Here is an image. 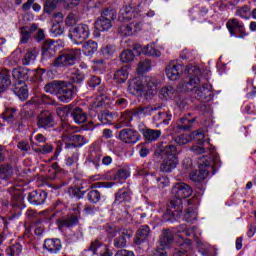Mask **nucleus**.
Listing matches in <instances>:
<instances>
[{
	"instance_id": "obj_46",
	"label": "nucleus",
	"mask_w": 256,
	"mask_h": 256,
	"mask_svg": "<svg viewBox=\"0 0 256 256\" xmlns=\"http://www.w3.org/2000/svg\"><path fill=\"white\" fill-rule=\"evenodd\" d=\"M147 9H149V4L147 8L145 6L140 7V10H138V15L134 14V19H138V21H141L146 15V17H155V11L150 10L147 12Z\"/></svg>"
},
{
	"instance_id": "obj_38",
	"label": "nucleus",
	"mask_w": 256,
	"mask_h": 256,
	"mask_svg": "<svg viewBox=\"0 0 256 256\" xmlns=\"http://www.w3.org/2000/svg\"><path fill=\"white\" fill-rule=\"evenodd\" d=\"M133 112L132 110L125 111L117 124V128L121 129V127H129L131 121H133Z\"/></svg>"
},
{
	"instance_id": "obj_6",
	"label": "nucleus",
	"mask_w": 256,
	"mask_h": 256,
	"mask_svg": "<svg viewBox=\"0 0 256 256\" xmlns=\"http://www.w3.org/2000/svg\"><path fill=\"white\" fill-rule=\"evenodd\" d=\"M81 55V49H71L61 55H59L54 61L53 65L55 67H71L77 62V57Z\"/></svg>"
},
{
	"instance_id": "obj_37",
	"label": "nucleus",
	"mask_w": 256,
	"mask_h": 256,
	"mask_svg": "<svg viewBox=\"0 0 256 256\" xmlns=\"http://www.w3.org/2000/svg\"><path fill=\"white\" fill-rule=\"evenodd\" d=\"M131 111L134 117H138L139 119H141V117H145V115H153V112L157 111V108L156 107H138Z\"/></svg>"
},
{
	"instance_id": "obj_30",
	"label": "nucleus",
	"mask_w": 256,
	"mask_h": 256,
	"mask_svg": "<svg viewBox=\"0 0 256 256\" xmlns=\"http://www.w3.org/2000/svg\"><path fill=\"white\" fill-rule=\"evenodd\" d=\"M71 116L74 119L75 123L81 125L82 123H87V113L83 109L76 107L72 110Z\"/></svg>"
},
{
	"instance_id": "obj_15",
	"label": "nucleus",
	"mask_w": 256,
	"mask_h": 256,
	"mask_svg": "<svg viewBox=\"0 0 256 256\" xmlns=\"http://www.w3.org/2000/svg\"><path fill=\"white\" fill-rule=\"evenodd\" d=\"M128 91L132 95H137V96H141L143 93H145V84L143 82V78L136 77L131 81H129Z\"/></svg>"
},
{
	"instance_id": "obj_2",
	"label": "nucleus",
	"mask_w": 256,
	"mask_h": 256,
	"mask_svg": "<svg viewBox=\"0 0 256 256\" xmlns=\"http://www.w3.org/2000/svg\"><path fill=\"white\" fill-rule=\"evenodd\" d=\"M171 193L174 199L168 203L166 212L162 215L164 221H172L173 217H179L183 213V199L191 197L193 189L186 183H177Z\"/></svg>"
},
{
	"instance_id": "obj_53",
	"label": "nucleus",
	"mask_w": 256,
	"mask_h": 256,
	"mask_svg": "<svg viewBox=\"0 0 256 256\" xmlns=\"http://www.w3.org/2000/svg\"><path fill=\"white\" fill-rule=\"evenodd\" d=\"M144 55H149L150 57H161V51L155 49L151 45L144 46Z\"/></svg>"
},
{
	"instance_id": "obj_51",
	"label": "nucleus",
	"mask_w": 256,
	"mask_h": 256,
	"mask_svg": "<svg viewBox=\"0 0 256 256\" xmlns=\"http://www.w3.org/2000/svg\"><path fill=\"white\" fill-rule=\"evenodd\" d=\"M184 219L187 223H193L197 220V210L195 208H188L184 213Z\"/></svg>"
},
{
	"instance_id": "obj_14",
	"label": "nucleus",
	"mask_w": 256,
	"mask_h": 256,
	"mask_svg": "<svg viewBox=\"0 0 256 256\" xmlns=\"http://www.w3.org/2000/svg\"><path fill=\"white\" fill-rule=\"evenodd\" d=\"M131 203V192H129L126 188L119 189L115 195L114 205L116 207H129Z\"/></svg>"
},
{
	"instance_id": "obj_54",
	"label": "nucleus",
	"mask_w": 256,
	"mask_h": 256,
	"mask_svg": "<svg viewBox=\"0 0 256 256\" xmlns=\"http://www.w3.org/2000/svg\"><path fill=\"white\" fill-rule=\"evenodd\" d=\"M115 51H116L115 45H106L101 48L100 53L104 57H113Z\"/></svg>"
},
{
	"instance_id": "obj_5",
	"label": "nucleus",
	"mask_w": 256,
	"mask_h": 256,
	"mask_svg": "<svg viewBox=\"0 0 256 256\" xmlns=\"http://www.w3.org/2000/svg\"><path fill=\"white\" fill-rule=\"evenodd\" d=\"M151 5V1L149 0H139L138 4L135 6V4L132 3V6H124L121 8L119 14H118V20L119 21H131V19H135V15H139L140 7H149Z\"/></svg>"
},
{
	"instance_id": "obj_55",
	"label": "nucleus",
	"mask_w": 256,
	"mask_h": 256,
	"mask_svg": "<svg viewBox=\"0 0 256 256\" xmlns=\"http://www.w3.org/2000/svg\"><path fill=\"white\" fill-rule=\"evenodd\" d=\"M87 197L91 203H99L101 201V192L97 190H90L87 194Z\"/></svg>"
},
{
	"instance_id": "obj_18",
	"label": "nucleus",
	"mask_w": 256,
	"mask_h": 256,
	"mask_svg": "<svg viewBox=\"0 0 256 256\" xmlns=\"http://www.w3.org/2000/svg\"><path fill=\"white\" fill-rule=\"evenodd\" d=\"M133 237V231L127 229H121L119 231V236L114 240V247L117 249H123L127 247V239Z\"/></svg>"
},
{
	"instance_id": "obj_1",
	"label": "nucleus",
	"mask_w": 256,
	"mask_h": 256,
	"mask_svg": "<svg viewBox=\"0 0 256 256\" xmlns=\"http://www.w3.org/2000/svg\"><path fill=\"white\" fill-rule=\"evenodd\" d=\"M185 73H189V78L180 82L177 90L180 93H191L195 89L194 97L198 101H211L213 99V86L206 83L203 86L197 87L201 83V78L199 77L201 75V69L197 66H187Z\"/></svg>"
},
{
	"instance_id": "obj_13",
	"label": "nucleus",
	"mask_w": 256,
	"mask_h": 256,
	"mask_svg": "<svg viewBox=\"0 0 256 256\" xmlns=\"http://www.w3.org/2000/svg\"><path fill=\"white\" fill-rule=\"evenodd\" d=\"M76 214H70L66 216L65 218H61L58 220V227L59 229H69L71 227H75L77 223H79V214L81 211H79V208H77Z\"/></svg>"
},
{
	"instance_id": "obj_36",
	"label": "nucleus",
	"mask_w": 256,
	"mask_h": 256,
	"mask_svg": "<svg viewBox=\"0 0 256 256\" xmlns=\"http://www.w3.org/2000/svg\"><path fill=\"white\" fill-rule=\"evenodd\" d=\"M13 175V168L9 164L0 165V185L1 183L7 184V179Z\"/></svg>"
},
{
	"instance_id": "obj_58",
	"label": "nucleus",
	"mask_w": 256,
	"mask_h": 256,
	"mask_svg": "<svg viewBox=\"0 0 256 256\" xmlns=\"http://www.w3.org/2000/svg\"><path fill=\"white\" fill-rule=\"evenodd\" d=\"M35 153H41L42 155H49L53 151V145L45 144L34 149Z\"/></svg>"
},
{
	"instance_id": "obj_63",
	"label": "nucleus",
	"mask_w": 256,
	"mask_h": 256,
	"mask_svg": "<svg viewBox=\"0 0 256 256\" xmlns=\"http://www.w3.org/2000/svg\"><path fill=\"white\" fill-rule=\"evenodd\" d=\"M99 85H101V78H99V76H92L88 80V87H90V89H95V87Z\"/></svg>"
},
{
	"instance_id": "obj_41",
	"label": "nucleus",
	"mask_w": 256,
	"mask_h": 256,
	"mask_svg": "<svg viewBox=\"0 0 256 256\" xmlns=\"http://www.w3.org/2000/svg\"><path fill=\"white\" fill-rule=\"evenodd\" d=\"M101 157H103V155L101 154V150H92L88 155V161L89 163H92L97 169L101 164Z\"/></svg>"
},
{
	"instance_id": "obj_42",
	"label": "nucleus",
	"mask_w": 256,
	"mask_h": 256,
	"mask_svg": "<svg viewBox=\"0 0 256 256\" xmlns=\"http://www.w3.org/2000/svg\"><path fill=\"white\" fill-rule=\"evenodd\" d=\"M171 114L167 112H158L156 115L153 116L154 123H160L164 125H169V121H171Z\"/></svg>"
},
{
	"instance_id": "obj_62",
	"label": "nucleus",
	"mask_w": 256,
	"mask_h": 256,
	"mask_svg": "<svg viewBox=\"0 0 256 256\" xmlns=\"http://www.w3.org/2000/svg\"><path fill=\"white\" fill-rule=\"evenodd\" d=\"M159 189H165L169 187V178L167 176H160L156 179Z\"/></svg>"
},
{
	"instance_id": "obj_35",
	"label": "nucleus",
	"mask_w": 256,
	"mask_h": 256,
	"mask_svg": "<svg viewBox=\"0 0 256 256\" xmlns=\"http://www.w3.org/2000/svg\"><path fill=\"white\" fill-rule=\"evenodd\" d=\"M82 43V52L84 53V55H87L88 57H91V55H93L99 48L97 42L93 40H88Z\"/></svg>"
},
{
	"instance_id": "obj_45",
	"label": "nucleus",
	"mask_w": 256,
	"mask_h": 256,
	"mask_svg": "<svg viewBox=\"0 0 256 256\" xmlns=\"http://www.w3.org/2000/svg\"><path fill=\"white\" fill-rule=\"evenodd\" d=\"M147 71H151V60L149 59L141 60L138 63L137 74L143 75V73H147Z\"/></svg>"
},
{
	"instance_id": "obj_28",
	"label": "nucleus",
	"mask_w": 256,
	"mask_h": 256,
	"mask_svg": "<svg viewBox=\"0 0 256 256\" xmlns=\"http://www.w3.org/2000/svg\"><path fill=\"white\" fill-rule=\"evenodd\" d=\"M44 249L49 253H59L61 251V240L60 239H46L43 244Z\"/></svg>"
},
{
	"instance_id": "obj_43",
	"label": "nucleus",
	"mask_w": 256,
	"mask_h": 256,
	"mask_svg": "<svg viewBox=\"0 0 256 256\" xmlns=\"http://www.w3.org/2000/svg\"><path fill=\"white\" fill-rule=\"evenodd\" d=\"M194 123H195V118L189 119L187 117H182L179 120L178 129H180L182 131H189V129H191V127H193Z\"/></svg>"
},
{
	"instance_id": "obj_49",
	"label": "nucleus",
	"mask_w": 256,
	"mask_h": 256,
	"mask_svg": "<svg viewBox=\"0 0 256 256\" xmlns=\"http://www.w3.org/2000/svg\"><path fill=\"white\" fill-rule=\"evenodd\" d=\"M250 13H251V8L247 5H244L236 9L235 15L237 17H241V19H249Z\"/></svg>"
},
{
	"instance_id": "obj_61",
	"label": "nucleus",
	"mask_w": 256,
	"mask_h": 256,
	"mask_svg": "<svg viewBox=\"0 0 256 256\" xmlns=\"http://www.w3.org/2000/svg\"><path fill=\"white\" fill-rule=\"evenodd\" d=\"M98 119L102 123V125H109V123H111V121H113V117L111 116V114H109L107 112L99 114Z\"/></svg>"
},
{
	"instance_id": "obj_50",
	"label": "nucleus",
	"mask_w": 256,
	"mask_h": 256,
	"mask_svg": "<svg viewBox=\"0 0 256 256\" xmlns=\"http://www.w3.org/2000/svg\"><path fill=\"white\" fill-rule=\"evenodd\" d=\"M175 88L172 86H165L160 90V98L161 99H171L173 95H175Z\"/></svg>"
},
{
	"instance_id": "obj_48",
	"label": "nucleus",
	"mask_w": 256,
	"mask_h": 256,
	"mask_svg": "<svg viewBox=\"0 0 256 256\" xmlns=\"http://www.w3.org/2000/svg\"><path fill=\"white\" fill-rule=\"evenodd\" d=\"M6 251L9 256H19L21 253H23V245L17 242L11 245Z\"/></svg>"
},
{
	"instance_id": "obj_10",
	"label": "nucleus",
	"mask_w": 256,
	"mask_h": 256,
	"mask_svg": "<svg viewBox=\"0 0 256 256\" xmlns=\"http://www.w3.org/2000/svg\"><path fill=\"white\" fill-rule=\"evenodd\" d=\"M75 97V85L69 82H62L60 91L58 92V99L62 103H69Z\"/></svg>"
},
{
	"instance_id": "obj_59",
	"label": "nucleus",
	"mask_w": 256,
	"mask_h": 256,
	"mask_svg": "<svg viewBox=\"0 0 256 256\" xmlns=\"http://www.w3.org/2000/svg\"><path fill=\"white\" fill-rule=\"evenodd\" d=\"M190 138L198 141L199 145H203L205 140V134H203L202 131L197 130L190 134Z\"/></svg>"
},
{
	"instance_id": "obj_20",
	"label": "nucleus",
	"mask_w": 256,
	"mask_h": 256,
	"mask_svg": "<svg viewBox=\"0 0 256 256\" xmlns=\"http://www.w3.org/2000/svg\"><path fill=\"white\" fill-rule=\"evenodd\" d=\"M151 237V228H149L148 225H142L139 227L136 238L134 240L135 245H141V243H145L146 241H149Z\"/></svg>"
},
{
	"instance_id": "obj_4",
	"label": "nucleus",
	"mask_w": 256,
	"mask_h": 256,
	"mask_svg": "<svg viewBox=\"0 0 256 256\" xmlns=\"http://www.w3.org/2000/svg\"><path fill=\"white\" fill-rule=\"evenodd\" d=\"M213 167V160L209 158V156H203L198 160V170L192 171L190 173L191 181L196 183H201V181H205L209 176V171H211Z\"/></svg>"
},
{
	"instance_id": "obj_3",
	"label": "nucleus",
	"mask_w": 256,
	"mask_h": 256,
	"mask_svg": "<svg viewBox=\"0 0 256 256\" xmlns=\"http://www.w3.org/2000/svg\"><path fill=\"white\" fill-rule=\"evenodd\" d=\"M161 153L164 155V160L160 165V171L162 173H171L173 169L177 168L179 165V150L173 144H168L161 148Z\"/></svg>"
},
{
	"instance_id": "obj_57",
	"label": "nucleus",
	"mask_w": 256,
	"mask_h": 256,
	"mask_svg": "<svg viewBox=\"0 0 256 256\" xmlns=\"http://www.w3.org/2000/svg\"><path fill=\"white\" fill-rule=\"evenodd\" d=\"M77 161H79V151L75 149L72 155L66 158L65 163L68 167H71V165H75Z\"/></svg>"
},
{
	"instance_id": "obj_19",
	"label": "nucleus",
	"mask_w": 256,
	"mask_h": 256,
	"mask_svg": "<svg viewBox=\"0 0 256 256\" xmlns=\"http://www.w3.org/2000/svg\"><path fill=\"white\" fill-rule=\"evenodd\" d=\"M47 199V192L35 190L28 194V201L31 205H43Z\"/></svg>"
},
{
	"instance_id": "obj_24",
	"label": "nucleus",
	"mask_w": 256,
	"mask_h": 256,
	"mask_svg": "<svg viewBox=\"0 0 256 256\" xmlns=\"http://www.w3.org/2000/svg\"><path fill=\"white\" fill-rule=\"evenodd\" d=\"M2 205L4 207H12V209H19V211H21V209L25 208V205L23 204V194L20 193H15L12 195V199H11V203H9V201L4 200L2 202Z\"/></svg>"
},
{
	"instance_id": "obj_9",
	"label": "nucleus",
	"mask_w": 256,
	"mask_h": 256,
	"mask_svg": "<svg viewBox=\"0 0 256 256\" xmlns=\"http://www.w3.org/2000/svg\"><path fill=\"white\" fill-rule=\"evenodd\" d=\"M113 19H115V11L109 8L104 9L102 16L95 21V29H97V31H109V29L113 27L111 23Z\"/></svg>"
},
{
	"instance_id": "obj_21",
	"label": "nucleus",
	"mask_w": 256,
	"mask_h": 256,
	"mask_svg": "<svg viewBox=\"0 0 256 256\" xmlns=\"http://www.w3.org/2000/svg\"><path fill=\"white\" fill-rule=\"evenodd\" d=\"M143 28V23L139 22H132L130 24H125L120 27V31L123 35L130 37L131 35H135V33H139Z\"/></svg>"
},
{
	"instance_id": "obj_60",
	"label": "nucleus",
	"mask_w": 256,
	"mask_h": 256,
	"mask_svg": "<svg viewBox=\"0 0 256 256\" xmlns=\"http://www.w3.org/2000/svg\"><path fill=\"white\" fill-rule=\"evenodd\" d=\"M129 177V171L125 169H119L114 175L115 181H125Z\"/></svg>"
},
{
	"instance_id": "obj_47",
	"label": "nucleus",
	"mask_w": 256,
	"mask_h": 256,
	"mask_svg": "<svg viewBox=\"0 0 256 256\" xmlns=\"http://www.w3.org/2000/svg\"><path fill=\"white\" fill-rule=\"evenodd\" d=\"M161 137V130L147 129L144 132V138L146 141H157Z\"/></svg>"
},
{
	"instance_id": "obj_27",
	"label": "nucleus",
	"mask_w": 256,
	"mask_h": 256,
	"mask_svg": "<svg viewBox=\"0 0 256 256\" xmlns=\"http://www.w3.org/2000/svg\"><path fill=\"white\" fill-rule=\"evenodd\" d=\"M11 87V71L2 69L0 71V93L7 91Z\"/></svg>"
},
{
	"instance_id": "obj_52",
	"label": "nucleus",
	"mask_w": 256,
	"mask_h": 256,
	"mask_svg": "<svg viewBox=\"0 0 256 256\" xmlns=\"http://www.w3.org/2000/svg\"><path fill=\"white\" fill-rule=\"evenodd\" d=\"M135 59V53L131 50H124L120 54V60L122 63H131Z\"/></svg>"
},
{
	"instance_id": "obj_40",
	"label": "nucleus",
	"mask_w": 256,
	"mask_h": 256,
	"mask_svg": "<svg viewBox=\"0 0 256 256\" xmlns=\"http://www.w3.org/2000/svg\"><path fill=\"white\" fill-rule=\"evenodd\" d=\"M36 59H37V49L31 48L26 52V54L22 58V65H31L32 63H35Z\"/></svg>"
},
{
	"instance_id": "obj_8",
	"label": "nucleus",
	"mask_w": 256,
	"mask_h": 256,
	"mask_svg": "<svg viewBox=\"0 0 256 256\" xmlns=\"http://www.w3.org/2000/svg\"><path fill=\"white\" fill-rule=\"evenodd\" d=\"M187 67H193L192 65H187L185 70L183 64H181V62L177 61V60H173L171 61L167 67H166V77H168V79L170 81H177V79H179V77H181V75H189L188 72H185L187 70Z\"/></svg>"
},
{
	"instance_id": "obj_7",
	"label": "nucleus",
	"mask_w": 256,
	"mask_h": 256,
	"mask_svg": "<svg viewBox=\"0 0 256 256\" xmlns=\"http://www.w3.org/2000/svg\"><path fill=\"white\" fill-rule=\"evenodd\" d=\"M68 37L75 45H81L86 39H89V26L78 24L69 30Z\"/></svg>"
},
{
	"instance_id": "obj_17",
	"label": "nucleus",
	"mask_w": 256,
	"mask_h": 256,
	"mask_svg": "<svg viewBox=\"0 0 256 256\" xmlns=\"http://www.w3.org/2000/svg\"><path fill=\"white\" fill-rule=\"evenodd\" d=\"M119 139L124 143H137V141H139V133L135 130L126 128L120 131Z\"/></svg>"
},
{
	"instance_id": "obj_23",
	"label": "nucleus",
	"mask_w": 256,
	"mask_h": 256,
	"mask_svg": "<svg viewBox=\"0 0 256 256\" xmlns=\"http://www.w3.org/2000/svg\"><path fill=\"white\" fill-rule=\"evenodd\" d=\"M55 53H57V46L55 45V41L46 40L42 46L43 59H52Z\"/></svg>"
},
{
	"instance_id": "obj_22",
	"label": "nucleus",
	"mask_w": 256,
	"mask_h": 256,
	"mask_svg": "<svg viewBox=\"0 0 256 256\" xmlns=\"http://www.w3.org/2000/svg\"><path fill=\"white\" fill-rule=\"evenodd\" d=\"M142 79L145 87L144 93L146 95H155V93H157V85H159L157 79L151 76H145L142 77Z\"/></svg>"
},
{
	"instance_id": "obj_25",
	"label": "nucleus",
	"mask_w": 256,
	"mask_h": 256,
	"mask_svg": "<svg viewBox=\"0 0 256 256\" xmlns=\"http://www.w3.org/2000/svg\"><path fill=\"white\" fill-rule=\"evenodd\" d=\"M44 11L45 13H51L53 9L57 7V0H44ZM62 3H65L67 7H73L75 5H79L80 0H60Z\"/></svg>"
},
{
	"instance_id": "obj_39",
	"label": "nucleus",
	"mask_w": 256,
	"mask_h": 256,
	"mask_svg": "<svg viewBox=\"0 0 256 256\" xmlns=\"http://www.w3.org/2000/svg\"><path fill=\"white\" fill-rule=\"evenodd\" d=\"M117 83H125L129 79V67L124 66L114 73Z\"/></svg>"
},
{
	"instance_id": "obj_44",
	"label": "nucleus",
	"mask_w": 256,
	"mask_h": 256,
	"mask_svg": "<svg viewBox=\"0 0 256 256\" xmlns=\"http://www.w3.org/2000/svg\"><path fill=\"white\" fill-rule=\"evenodd\" d=\"M15 117H17V109L15 108H8L2 113V119L7 123H13Z\"/></svg>"
},
{
	"instance_id": "obj_11",
	"label": "nucleus",
	"mask_w": 256,
	"mask_h": 256,
	"mask_svg": "<svg viewBox=\"0 0 256 256\" xmlns=\"http://www.w3.org/2000/svg\"><path fill=\"white\" fill-rule=\"evenodd\" d=\"M37 127L39 129H51L52 127H55L53 114L48 110H42L37 116Z\"/></svg>"
},
{
	"instance_id": "obj_12",
	"label": "nucleus",
	"mask_w": 256,
	"mask_h": 256,
	"mask_svg": "<svg viewBox=\"0 0 256 256\" xmlns=\"http://www.w3.org/2000/svg\"><path fill=\"white\" fill-rule=\"evenodd\" d=\"M226 27L231 35H235V31H238L240 39H243V37L247 36L245 24H243L241 21H238L237 18L228 20Z\"/></svg>"
},
{
	"instance_id": "obj_26",
	"label": "nucleus",
	"mask_w": 256,
	"mask_h": 256,
	"mask_svg": "<svg viewBox=\"0 0 256 256\" xmlns=\"http://www.w3.org/2000/svg\"><path fill=\"white\" fill-rule=\"evenodd\" d=\"M70 141H72V143H66V149H77V147H83V145L89 143V140L80 134L72 135Z\"/></svg>"
},
{
	"instance_id": "obj_64",
	"label": "nucleus",
	"mask_w": 256,
	"mask_h": 256,
	"mask_svg": "<svg viewBox=\"0 0 256 256\" xmlns=\"http://www.w3.org/2000/svg\"><path fill=\"white\" fill-rule=\"evenodd\" d=\"M10 61L14 63V65H17L19 61H21V49H16L12 54L10 55Z\"/></svg>"
},
{
	"instance_id": "obj_31",
	"label": "nucleus",
	"mask_w": 256,
	"mask_h": 256,
	"mask_svg": "<svg viewBox=\"0 0 256 256\" xmlns=\"http://www.w3.org/2000/svg\"><path fill=\"white\" fill-rule=\"evenodd\" d=\"M37 31V24H32L31 26H24L20 28L21 43H27L31 38V34Z\"/></svg>"
},
{
	"instance_id": "obj_33",
	"label": "nucleus",
	"mask_w": 256,
	"mask_h": 256,
	"mask_svg": "<svg viewBox=\"0 0 256 256\" xmlns=\"http://www.w3.org/2000/svg\"><path fill=\"white\" fill-rule=\"evenodd\" d=\"M174 239H175V234L173 233V231L163 230L162 235L160 237L161 247H163V249H167V246L171 245Z\"/></svg>"
},
{
	"instance_id": "obj_32",
	"label": "nucleus",
	"mask_w": 256,
	"mask_h": 256,
	"mask_svg": "<svg viewBox=\"0 0 256 256\" xmlns=\"http://www.w3.org/2000/svg\"><path fill=\"white\" fill-rule=\"evenodd\" d=\"M63 82L61 80H53L44 86V90L46 93H51V95H59Z\"/></svg>"
},
{
	"instance_id": "obj_56",
	"label": "nucleus",
	"mask_w": 256,
	"mask_h": 256,
	"mask_svg": "<svg viewBox=\"0 0 256 256\" xmlns=\"http://www.w3.org/2000/svg\"><path fill=\"white\" fill-rule=\"evenodd\" d=\"M70 79L72 80V83H81L84 81L85 75L79 70H74V72L71 73Z\"/></svg>"
},
{
	"instance_id": "obj_29",
	"label": "nucleus",
	"mask_w": 256,
	"mask_h": 256,
	"mask_svg": "<svg viewBox=\"0 0 256 256\" xmlns=\"http://www.w3.org/2000/svg\"><path fill=\"white\" fill-rule=\"evenodd\" d=\"M100 247H103V243L99 240H94L79 256H98L97 251H99Z\"/></svg>"
},
{
	"instance_id": "obj_16",
	"label": "nucleus",
	"mask_w": 256,
	"mask_h": 256,
	"mask_svg": "<svg viewBox=\"0 0 256 256\" xmlns=\"http://www.w3.org/2000/svg\"><path fill=\"white\" fill-rule=\"evenodd\" d=\"M11 91H13V93H15V95L19 97L21 101H25V99L29 97V90L27 89V84L23 80L13 82Z\"/></svg>"
},
{
	"instance_id": "obj_34",
	"label": "nucleus",
	"mask_w": 256,
	"mask_h": 256,
	"mask_svg": "<svg viewBox=\"0 0 256 256\" xmlns=\"http://www.w3.org/2000/svg\"><path fill=\"white\" fill-rule=\"evenodd\" d=\"M11 75L14 79V83H18V81H25V79L29 76V69L27 68H14L11 72Z\"/></svg>"
}]
</instances>
